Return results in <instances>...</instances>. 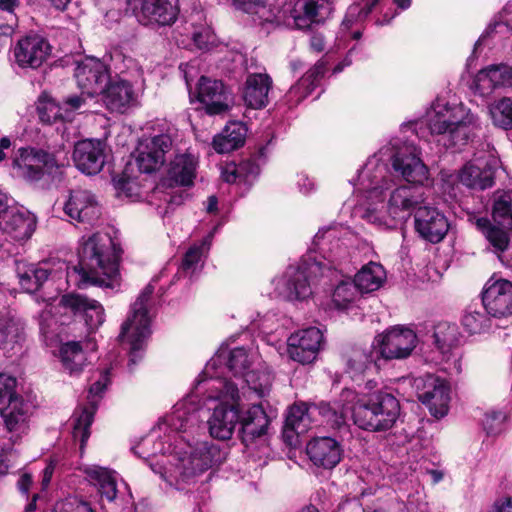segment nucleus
Segmentation results:
<instances>
[{
  "label": "nucleus",
  "instance_id": "1",
  "mask_svg": "<svg viewBox=\"0 0 512 512\" xmlns=\"http://www.w3.org/2000/svg\"><path fill=\"white\" fill-rule=\"evenodd\" d=\"M199 426L197 409L187 403H177L160 426L168 433L165 438L154 440L149 436L134 448V452L146 460L162 454L161 460L150 463L152 471L170 486L183 489V485L195 482L199 475L225 459V452L213 442L192 443Z\"/></svg>",
  "mask_w": 512,
  "mask_h": 512
},
{
  "label": "nucleus",
  "instance_id": "2",
  "mask_svg": "<svg viewBox=\"0 0 512 512\" xmlns=\"http://www.w3.org/2000/svg\"><path fill=\"white\" fill-rule=\"evenodd\" d=\"M357 190L363 193L362 217L384 228L396 226V220H404L425 203L426 189L416 184L395 187L392 175L377 156L368 159L358 174Z\"/></svg>",
  "mask_w": 512,
  "mask_h": 512
},
{
  "label": "nucleus",
  "instance_id": "3",
  "mask_svg": "<svg viewBox=\"0 0 512 512\" xmlns=\"http://www.w3.org/2000/svg\"><path fill=\"white\" fill-rule=\"evenodd\" d=\"M313 246L323 260L318 258L316 252L309 251L298 265H290L276 282V291L283 299L303 301L309 298L316 280L338 269L347 255L346 247L332 229L319 230Z\"/></svg>",
  "mask_w": 512,
  "mask_h": 512
},
{
  "label": "nucleus",
  "instance_id": "4",
  "mask_svg": "<svg viewBox=\"0 0 512 512\" xmlns=\"http://www.w3.org/2000/svg\"><path fill=\"white\" fill-rule=\"evenodd\" d=\"M180 403L196 408L199 416L204 406L212 410L207 420L208 429L210 435L219 440L230 439L240 422L239 389L226 378L211 375L209 379H197L192 392Z\"/></svg>",
  "mask_w": 512,
  "mask_h": 512
},
{
  "label": "nucleus",
  "instance_id": "5",
  "mask_svg": "<svg viewBox=\"0 0 512 512\" xmlns=\"http://www.w3.org/2000/svg\"><path fill=\"white\" fill-rule=\"evenodd\" d=\"M78 257V265L66 267L68 283L79 288L96 285L113 289L119 285V251L108 233L83 237Z\"/></svg>",
  "mask_w": 512,
  "mask_h": 512
},
{
  "label": "nucleus",
  "instance_id": "6",
  "mask_svg": "<svg viewBox=\"0 0 512 512\" xmlns=\"http://www.w3.org/2000/svg\"><path fill=\"white\" fill-rule=\"evenodd\" d=\"M474 115L463 104L449 105L437 101L426 113L425 125L431 135L444 136L448 146L465 145L475 128Z\"/></svg>",
  "mask_w": 512,
  "mask_h": 512
},
{
  "label": "nucleus",
  "instance_id": "7",
  "mask_svg": "<svg viewBox=\"0 0 512 512\" xmlns=\"http://www.w3.org/2000/svg\"><path fill=\"white\" fill-rule=\"evenodd\" d=\"M254 354L249 353L243 347H237L226 355L225 351L216 354L207 362L204 370L197 379H209L211 375L221 378L218 372L223 361H226L225 368L231 371L234 376H243L247 388L253 391L259 398L269 395L273 377L268 372L247 371L251 365Z\"/></svg>",
  "mask_w": 512,
  "mask_h": 512
},
{
  "label": "nucleus",
  "instance_id": "8",
  "mask_svg": "<svg viewBox=\"0 0 512 512\" xmlns=\"http://www.w3.org/2000/svg\"><path fill=\"white\" fill-rule=\"evenodd\" d=\"M400 415L396 397L386 392H376L354 402L353 421L363 430L386 431L394 426Z\"/></svg>",
  "mask_w": 512,
  "mask_h": 512
},
{
  "label": "nucleus",
  "instance_id": "9",
  "mask_svg": "<svg viewBox=\"0 0 512 512\" xmlns=\"http://www.w3.org/2000/svg\"><path fill=\"white\" fill-rule=\"evenodd\" d=\"M154 285L149 283L131 308V316L122 324L119 338L130 345V363L136 364L141 358L144 341L150 335L149 300L154 293Z\"/></svg>",
  "mask_w": 512,
  "mask_h": 512
},
{
  "label": "nucleus",
  "instance_id": "10",
  "mask_svg": "<svg viewBox=\"0 0 512 512\" xmlns=\"http://www.w3.org/2000/svg\"><path fill=\"white\" fill-rule=\"evenodd\" d=\"M127 4L145 26H171L179 14L175 0H127Z\"/></svg>",
  "mask_w": 512,
  "mask_h": 512
},
{
  "label": "nucleus",
  "instance_id": "11",
  "mask_svg": "<svg viewBox=\"0 0 512 512\" xmlns=\"http://www.w3.org/2000/svg\"><path fill=\"white\" fill-rule=\"evenodd\" d=\"M498 163L491 152L477 153L460 169L458 179L470 189L485 190L494 184Z\"/></svg>",
  "mask_w": 512,
  "mask_h": 512
},
{
  "label": "nucleus",
  "instance_id": "12",
  "mask_svg": "<svg viewBox=\"0 0 512 512\" xmlns=\"http://www.w3.org/2000/svg\"><path fill=\"white\" fill-rule=\"evenodd\" d=\"M418 343L416 333L406 327L395 326L374 340L377 353L385 360L406 359Z\"/></svg>",
  "mask_w": 512,
  "mask_h": 512
},
{
  "label": "nucleus",
  "instance_id": "13",
  "mask_svg": "<svg viewBox=\"0 0 512 512\" xmlns=\"http://www.w3.org/2000/svg\"><path fill=\"white\" fill-rule=\"evenodd\" d=\"M173 143L169 132L143 139L135 157L138 170L150 174L160 169L165 162V154L171 150Z\"/></svg>",
  "mask_w": 512,
  "mask_h": 512
},
{
  "label": "nucleus",
  "instance_id": "14",
  "mask_svg": "<svg viewBox=\"0 0 512 512\" xmlns=\"http://www.w3.org/2000/svg\"><path fill=\"white\" fill-rule=\"evenodd\" d=\"M198 100L208 115H224L233 106V95L221 81L202 76L197 85Z\"/></svg>",
  "mask_w": 512,
  "mask_h": 512
},
{
  "label": "nucleus",
  "instance_id": "15",
  "mask_svg": "<svg viewBox=\"0 0 512 512\" xmlns=\"http://www.w3.org/2000/svg\"><path fill=\"white\" fill-rule=\"evenodd\" d=\"M392 167L408 183L423 186L428 168L420 158L419 149L411 143L398 147L391 157Z\"/></svg>",
  "mask_w": 512,
  "mask_h": 512
},
{
  "label": "nucleus",
  "instance_id": "16",
  "mask_svg": "<svg viewBox=\"0 0 512 512\" xmlns=\"http://www.w3.org/2000/svg\"><path fill=\"white\" fill-rule=\"evenodd\" d=\"M74 75L79 88L90 98L101 94L112 78L108 66L94 57L80 62Z\"/></svg>",
  "mask_w": 512,
  "mask_h": 512
},
{
  "label": "nucleus",
  "instance_id": "17",
  "mask_svg": "<svg viewBox=\"0 0 512 512\" xmlns=\"http://www.w3.org/2000/svg\"><path fill=\"white\" fill-rule=\"evenodd\" d=\"M485 311L495 318L512 316V282L506 279L490 278L482 292Z\"/></svg>",
  "mask_w": 512,
  "mask_h": 512
},
{
  "label": "nucleus",
  "instance_id": "18",
  "mask_svg": "<svg viewBox=\"0 0 512 512\" xmlns=\"http://www.w3.org/2000/svg\"><path fill=\"white\" fill-rule=\"evenodd\" d=\"M13 165L30 181L40 180L44 173H52L58 168L54 155L35 148H20Z\"/></svg>",
  "mask_w": 512,
  "mask_h": 512
},
{
  "label": "nucleus",
  "instance_id": "19",
  "mask_svg": "<svg viewBox=\"0 0 512 512\" xmlns=\"http://www.w3.org/2000/svg\"><path fill=\"white\" fill-rule=\"evenodd\" d=\"M323 342V333L317 327H308L293 333L288 338V354L290 358L301 364L312 363Z\"/></svg>",
  "mask_w": 512,
  "mask_h": 512
},
{
  "label": "nucleus",
  "instance_id": "20",
  "mask_svg": "<svg viewBox=\"0 0 512 512\" xmlns=\"http://www.w3.org/2000/svg\"><path fill=\"white\" fill-rule=\"evenodd\" d=\"M51 52L49 42L39 35H28L18 40L14 47L15 62L21 68L37 69Z\"/></svg>",
  "mask_w": 512,
  "mask_h": 512
},
{
  "label": "nucleus",
  "instance_id": "21",
  "mask_svg": "<svg viewBox=\"0 0 512 512\" xmlns=\"http://www.w3.org/2000/svg\"><path fill=\"white\" fill-rule=\"evenodd\" d=\"M414 218L416 231L431 243H439L449 230L446 216L435 207L426 205L419 207Z\"/></svg>",
  "mask_w": 512,
  "mask_h": 512
},
{
  "label": "nucleus",
  "instance_id": "22",
  "mask_svg": "<svg viewBox=\"0 0 512 512\" xmlns=\"http://www.w3.org/2000/svg\"><path fill=\"white\" fill-rule=\"evenodd\" d=\"M418 399L428 407L435 418H442L449 410L450 386L444 379L428 375L424 390L418 394Z\"/></svg>",
  "mask_w": 512,
  "mask_h": 512
},
{
  "label": "nucleus",
  "instance_id": "23",
  "mask_svg": "<svg viewBox=\"0 0 512 512\" xmlns=\"http://www.w3.org/2000/svg\"><path fill=\"white\" fill-rule=\"evenodd\" d=\"M73 161L76 168L84 174L95 175L105 164V145L100 140L86 139L74 146Z\"/></svg>",
  "mask_w": 512,
  "mask_h": 512
},
{
  "label": "nucleus",
  "instance_id": "24",
  "mask_svg": "<svg viewBox=\"0 0 512 512\" xmlns=\"http://www.w3.org/2000/svg\"><path fill=\"white\" fill-rule=\"evenodd\" d=\"M357 399V393L345 388L340 393L339 399L331 406L330 403L321 402L320 404H311L312 416L317 412L323 416L328 424L333 427H341L348 418L353 419L354 402Z\"/></svg>",
  "mask_w": 512,
  "mask_h": 512
},
{
  "label": "nucleus",
  "instance_id": "25",
  "mask_svg": "<svg viewBox=\"0 0 512 512\" xmlns=\"http://www.w3.org/2000/svg\"><path fill=\"white\" fill-rule=\"evenodd\" d=\"M65 214L74 221L92 223L100 216V206L95 196L88 190L71 191L64 204Z\"/></svg>",
  "mask_w": 512,
  "mask_h": 512
},
{
  "label": "nucleus",
  "instance_id": "26",
  "mask_svg": "<svg viewBox=\"0 0 512 512\" xmlns=\"http://www.w3.org/2000/svg\"><path fill=\"white\" fill-rule=\"evenodd\" d=\"M101 94L111 112L124 113L137 104V93L132 84L119 77L111 78Z\"/></svg>",
  "mask_w": 512,
  "mask_h": 512
},
{
  "label": "nucleus",
  "instance_id": "27",
  "mask_svg": "<svg viewBox=\"0 0 512 512\" xmlns=\"http://www.w3.org/2000/svg\"><path fill=\"white\" fill-rule=\"evenodd\" d=\"M35 227L36 219L27 210L7 208L0 218V229L18 241L30 238Z\"/></svg>",
  "mask_w": 512,
  "mask_h": 512
},
{
  "label": "nucleus",
  "instance_id": "28",
  "mask_svg": "<svg viewBox=\"0 0 512 512\" xmlns=\"http://www.w3.org/2000/svg\"><path fill=\"white\" fill-rule=\"evenodd\" d=\"M271 416L264 410L262 404L252 405L241 417L240 432L242 441L248 445L268 433Z\"/></svg>",
  "mask_w": 512,
  "mask_h": 512
},
{
  "label": "nucleus",
  "instance_id": "29",
  "mask_svg": "<svg viewBox=\"0 0 512 512\" xmlns=\"http://www.w3.org/2000/svg\"><path fill=\"white\" fill-rule=\"evenodd\" d=\"M307 455L317 466L325 469L335 467L341 460L342 448L340 444L331 437H318L307 444Z\"/></svg>",
  "mask_w": 512,
  "mask_h": 512
},
{
  "label": "nucleus",
  "instance_id": "30",
  "mask_svg": "<svg viewBox=\"0 0 512 512\" xmlns=\"http://www.w3.org/2000/svg\"><path fill=\"white\" fill-rule=\"evenodd\" d=\"M60 303L74 312H82L90 329H96L104 322V309L94 299L80 294H66L62 296Z\"/></svg>",
  "mask_w": 512,
  "mask_h": 512
},
{
  "label": "nucleus",
  "instance_id": "31",
  "mask_svg": "<svg viewBox=\"0 0 512 512\" xmlns=\"http://www.w3.org/2000/svg\"><path fill=\"white\" fill-rule=\"evenodd\" d=\"M477 227L482 231L486 240L498 254L500 261L512 269V242H509L508 233L498 226L492 225L487 218L481 217L476 220Z\"/></svg>",
  "mask_w": 512,
  "mask_h": 512
},
{
  "label": "nucleus",
  "instance_id": "32",
  "mask_svg": "<svg viewBox=\"0 0 512 512\" xmlns=\"http://www.w3.org/2000/svg\"><path fill=\"white\" fill-rule=\"evenodd\" d=\"M197 158L191 153L177 154L170 162L167 178L169 185L190 187L196 178Z\"/></svg>",
  "mask_w": 512,
  "mask_h": 512
},
{
  "label": "nucleus",
  "instance_id": "33",
  "mask_svg": "<svg viewBox=\"0 0 512 512\" xmlns=\"http://www.w3.org/2000/svg\"><path fill=\"white\" fill-rule=\"evenodd\" d=\"M475 83L483 94L500 87H512V66L504 63L488 65L477 73Z\"/></svg>",
  "mask_w": 512,
  "mask_h": 512
},
{
  "label": "nucleus",
  "instance_id": "34",
  "mask_svg": "<svg viewBox=\"0 0 512 512\" xmlns=\"http://www.w3.org/2000/svg\"><path fill=\"white\" fill-rule=\"evenodd\" d=\"M15 266L19 285L27 293L37 292L51 274L48 263L30 264L16 261Z\"/></svg>",
  "mask_w": 512,
  "mask_h": 512
},
{
  "label": "nucleus",
  "instance_id": "35",
  "mask_svg": "<svg viewBox=\"0 0 512 512\" xmlns=\"http://www.w3.org/2000/svg\"><path fill=\"white\" fill-rule=\"evenodd\" d=\"M271 78L267 74H250L245 82L243 99L247 106L261 109L268 103Z\"/></svg>",
  "mask_w": 512,
  "mask_h": 512
},
{
  "label": "nucleus",
  "instance_id": "36",
  "mask_svg": "<svg viewBox=\"0 0 512 512\" xmlns=\"http://www.w3.org/2000/svg\"><path fill=\"white\" fill-rule=\"evenodd\" d=\"M294 16L295 25L300 28H308L313 23L323 22L331 12V5L327 0H301L299 11Z\"/></svg>",
  "mask_w": 512,
  "mask_h": 512
},
{
  "label": "nucleus",
  "instance_id": "37",
  "mask_svg": "<svg viewBox=\"0 0 512 512\" xmlns=\"http://www.w3.org/2000/svg\"><path fill=\"white\" fill-rule=\"evenodd\" d=\"M327 61H324L323 59H320L317 61V63L314 65L313 68H311L298 82L296 85L292 86L287 96L290 101L294 100L296 103H299L304 98H306L308 95L311 94V92L315 89L317 86L318 81L323 77V75L326 72L327 69Z\"/></svg>",
  "mask_w": 512,
  "mask_h": 512
},
{
  "label": "nucleus",
  "instance_id": "38",
  "mask_svg": "<svg viewBox=\"0 0 512 512\" xmlns=\"http://www.w3.org/2000/svg\"><path fill=\"white\" fill-rule=\"evenodd\" d=\"M31 413V404L24 401L17 394L11 398L8 405L1 410V416L10 432L21 430L25 426Z\"/></svg>",
  "mask_w": 512,
  "mask_h": 512
},
{
  "label": "nucleus",
  "instance_id": "39",
  "mask_svg": "<svg viewBox=\"0 0 512 512\" xmlns=\"http://www.w3.org/2000/svg\"><path fill=\"white\" fill-rule=\"evenodd\" d=\"M312 411L307 403L294 404L286 416L283 435L290 439L293 433L300 435L308 431L311 425Z\"/></svg>",
  "mask_w": 512,
  "mask_h": 512
},
{
  "label": "nucleus",
  "instance_id": "40",
  "mask_svg": "<svg viewBox=\"0 0 512 512\" xmlns=\"http://www.w3.org/2000/svg\"><path fill=\"white\" fill-rule=\"evenodd\" d=\"M84 472L88 480L98 488L101 498H106L109 502L116 498V479L111 471L100 466H88Z\"/></svg>",
  "mask_w": 512,
  "mask_h": 512
},
{
  "label": "nucleus",
  "instance_id": "41",
  "mask_svg": "<svg viewBox=\"0 0 512 512\" xmlns=\"http://www.w3.org/2000/svg\"><path fill=\"white\" fill-rule=\"evenodd\" d=\"M245 136V126L239 122H232L225 126L220 135L214 138V149L218 153L231 152L244 144Z\"/></svg>",
  "mask_w": 512,
  "mask_h": 512
},
{
  "label": "nucleus",
  "instance_id": "42",
  "mask_svg": "<svg viewBox=\"0 0 512 512\" xmlns=\"http://www.w3.org/2000/svg\"><path fill=\"white\" fill-rule=\"evenodd\" d=\"M287 0H233L236 8L258 15L263 21H272Z\"/></svg>",
  "mask_w": 512,
  "mask_h": 512
},
{
  "label": "nucleus",
  "instance_id": "43",
  "mask_svg": "<svg viewBox=\"0 0 512 512\" xmlns=\"http://www.w3.org/2000/svg\"><path fill=\"white\" fill-rule=\"evenodd\" d=\"M23 325L7 311H0V349L12 350L23 339Z\"/></svg>",
  "mask_w": 512,
  "mask_h": 512
},
{
  "label": "nucleus",
  "instance_id": "44",
  "mask_svg": "<svg viewBox=\"0 0 512 512\" xmlns=\"http://www.w3.org/2000/svg\"><path fill=\"white\" fill-rule=\"evenodd\" d=\"M59 354L64 369L71 375L81 372L88 361L81 343L76 341L62 344Z\"/></svg>",
  "mask_w": 512,
  "mask_h": 512
},
{
  "label": "nucleus",
  "instance_id": "45",
  "mask_svg": "<svg viewBox=\"0 0 512 512\" xmlns=\"http://www.w3.org/2000/svg\"><path fill=\"white\" fill-rule=\"evenodd\" d=\"M385 276V271L380 264L370 262L358 271L354 281L361 293H369L380 288Z\"/></svg>",
  "mask_w": 512,
  "mask_h": 512
},
{
  "label": "nucleus",
  "instance_id": "46",
  "mask_svg": "<svg viewBox=\"0 0 512 512\" xmlns=\"http://www.w3.org/2000/svg\"><path fill=\"white\" fill-rule=\"evenodd\" d=\"M190 24L193 28L192 39L199 49L208 50L214 46L216 36L211 27L205 23V16L202 11H195L191 14Z\"/></svg>",
  "mask_w": 512,
  "mask_h": 512
},
{
  "label": "nucleus",
  "instance_id": "47",
  "mask_svg": "<svg viewBox=\"0 0 512 512\" xmlns=\"http://www.w3.org/2000/svg\"><path fill=\"white\" fill-rule=\"evenodd\" d=\"M434 344L442 354L449 353L460 341V333L456 324L441 322L434 328Z\"/></svg>",
  "mask_w": 512,
  "mask_h": 512
},
{
  "label": "nucleus",
  "instance_id": "48",
  "mask_svg": "<svg viewBox=\"0 0 512 512\" xmlns=\"http://www.w3.org/2000/svg\"><path fill=\"white\" fill-rule=\"evenodd\" d=\"M360 294L354 280H342L333 291L332 304L338 310L349 309Z\"/></svg>",
  "mask_w": 512,
  "mask_h": 512
},
{
  "label": "nucleus",
  "instance_id": "49",
  "mask_svg": "<svg viewBox=\"0 0 512 512\" xmlns=\"http://www.w3.org/2000/svg\"><path fill=\"white\" fill-rule=\"evenodd\" d=\"M376 359L372 351L363 349H355L351 352L346 361V373L353 380L362 375Z\"/></svg>",
  "mask_w": 512,
  "mask_h": 512
},
{
  "label": "nucleus",
  "instance_id": "50",
  "mask_svg": "<svg viewBox=\"0 0 512 512\" xmlns=\"http://www.w3.org/2000/svg\"><path fill=\"white\" fill-rule=\"evenodd\" d=\"M512 199L507 193H503L494 200L492 216L500 226L499 229L508 231L512 228Z\"/></svg>",
  "mask_w": 512,
  "mask_h": 512
},
{
  "label": "nucleus",
  "instance_id": "51",
  "mask_svg": "<svg viewBox=\"0 0 512 512\" xmlns=\"http://www.w3.org/2000/svg\"><path fill=\"white\" fill-rule=\"evenodd\" d=\"M494 125L503 129H512V99L504 97L489 106Z\"/></svg>",
  "mask_w": 512,
  "mask_h": 512
},
{
  "label": "nucleus",
  "instance_id": "52",
  "mask_svg": "<svg viewBox=\"0 0 512 512\" xmlns=\"http://www.w3.org/2000/svg\"><path fill=\"white\" fill-rule=\"evenodd\" d=\"M380 0H358L349 6L342 21V26L349 29L354 22L362 21L376 8Z\"/></svg>",
  "mask_w": 512,
  "mask_h": 512
},
{
  "label": "nucleus",
  "instance_id": "53",
  "mask_svg": "<svg viewBox=\"0 0 512 512\" xmlns=\"http://www.w3.org/2000/svg\"><path fill=\"white\" fill-rule=\"evenodd\" d=\"M93 417L94 408H84L74 419L72 434L74 440H79L80 450L84 449V446L90 437V426L93 422Z\"/></svg>",
  "mask_w": 512,
  "mask_h": 512
},
{
  "label": "nucleus",
  "instance_id": "54",
  "mask_svg": "<svg viewBox=\"0 0 512 512\" xmlns=\"http://www.w3.org/2000/svg\"><path fill=\"white\" fill-rule=\"evenodd\" d=\"M37 112L41 122L51 124L58 119H68L69 115L63 113L61 104L53 99L41 97L37 105Z\"/></svg>",
  "mask_w": 512,
  "mask_h": 512
},
{
  "label": "nucleus",
  "instance_id": "55",
  "mask_svg": "<svg viewBox=\"0 0 512 512\" xmlns=\"http://www.w3.org/2000/svg\"><path fill=\"white\" fill-rule=\"evenodd\" d=\"M462 325L470 334H480L490 329L491 322L484 312L467 311L462 318Z\"/></svg>",
  "mask_w": 512,
  "mask_h": 512
},
{
  "label": "nucleus",
  "instance_id": "56",
  "mask_svg": "<svg viewBox=\"0 0 512 512\" xmlns=\"http://www.w3.org/2000/svg\"><path fill=\"white\" fill-rule=\"evenodd\" d=\"M506 420L507 414L504 411H488L482 421L483 429L487 435L496 436L504 430Z\"/></svg>",
  "mask_w": 512,
  "mask_h": 512
},
{
  "label": "nucleus",
  "instance_id": "57",
  "mask_svg": "<svg viewBox=\"0 0 512 512\" xmlns=\"http://www.w3.org/2000/svg\"><path fill=\"white\" fill-rule=\"evenodd\" d=\"M129 167L127 166L123 173L113 178L114 186L116 190L125 195L126 197L132 198L137 196L139 193V186L136 179L128 174Z\"/></svg>",
  "mask_w": 512,
  "mask_h": 512
},
{
  "label": "nucleus",
  "instance_id": "58",
  "mask_svg": "<svg viewBox=\"0 0 512 512\" xmlns=\"http://www.w3.org/2000/svg\"><path fill=\"white\" fill-rule=\"evenodd\" d=\"M209 244L210 240L209 237H207L200 244H195L188 249L182 260L183 271L194 270L204 252L208 250Z\"/></svg>",
  "mask_w": 512,
  "mask_h": 512
},
{
  "label": "nucleus",
  "instance_id": "59",
  "mask_svg": "<svg viewBox=\"0 0 512 512\" xmlns=\"http://www.w3.org/2000/svg\"><path fill=\"white\" fill-rule=\"evenodd\" d=\"M54 512H94L90 503L77 497H70L56 504Z\"/></svg>",
  "mask_w": 512,
  "mask_h": 512
},
{
  "label": "nucleus",
  "instance_id": "60",
  "mask_svg": "<svg viewBox=\"0 0 512 512\" xmlns=\"http://www.w3.org/2000/svg\"><path fill=\"white\" fill-rule=\"evenodd\" d=\"M236 172L240 174L242 180L249 182L259 175L260 166L255 159H247L236 165Z\"/></svg>",
  "mask_w": 512,
  "mask_h": 512
},
{
  "label": "nucleus",
  "instance_id": "61",
  "mask_svg": "<svg viewBox=\"0 0 512 512\" xmlns=\"http://www.w3.org/2000/svg\"><path fill=\"white\" fill-rule=\"evenodd\" d=\"M16 388V379L6 374H0V404L4 401H10L13 398Z\"/></svg>",
  "mask_w": 512,
  "mask_h": 512
},
{
  "label": "nucleus",
  "instance_id": "62",
  "mask_svg": "<svg viewBox=\"0 0 512 512\" xmlns=\"http://www.w3.org/2000/svg\"><path fill=\"white\" fill-rule=\"evenodd\" d=\"M86 93L80 95H70L63 99L61 106L63 107V113L69 115V113L80 110L86 102Z\"/></svg>",
  "mask_w": 512,
  "mask_h": 512
},
{
  "label": "nucleus",
  "instance_id": "63",
  "mask_svg": "<svg viewBox=\"0 0 512 512\" xmlns=\"http://www.w3.org/2000/svg\"><path fill=\"white\" fill-rule=\"evenodd\" d=\"M109 370H105L100 378L91 385L89 393L93 396L100 395L107 387L109 383Z\"/></svg>",
  "mask_w": 512,
  "mask_h": 512
},
{
  "label": "nucleus",
  "instance_id": "64",
  "mask_svg": "<svg viewBox=\"0 0 512 512\" xmlns=\"http://www.w3.org/2000/svg\"><path fill=\"white\" fill-rule=\"evenodd\" d=\"M493 512H512V498L507 497L497 501Z\"/></svg>",
  "mask_w": 512,
  "mask_h": 512
}]
</instances>
